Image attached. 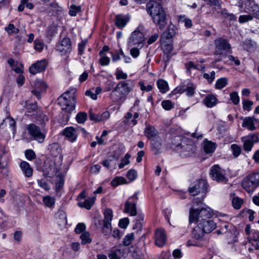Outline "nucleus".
<instances>
[{
	"label": "nucleus",
	"instance_id": "4c0bfd02",
	"mask_svg": "<svg viewBox=\"0 0 259 259\" xmlns=\"http://www.w3.org/2000/svg\"><path fill=\"white\" fill-rule=\"evenodd\" d=\"M58 218H57V223L60 226H64L67 223L66 215L63 211L59 212L57 214Z\"/></svg>",
	"mask_w": 259,
	"mask_h": 259
},
{
	"label": "nucleus",
	"instance_id": "7c9ffc66",
	"mask_svg": "<svg viewBox=\"0 0 259 259\" xmlns=\"http://www.w3.org/2000/svg\"><path fill=\"white\" fill-rule=\"evenodd\" d=\"M220 217V218L219 219V220L221 222H224L220 226L221 229L222 231L226 232L229 230V228L231 227V225H230L228 223V222L231 220V218L225 214H221Z\"/></svg>",
	"mask_w": 259,
	"mask_h": 259
},
{
	"label": "nucleus",
	"instance_id": "0e129e2a",
	"mask_svg": "<svg viewBox=\"0 0 259 259\" xmlns=\"http://www.w3.org/2000/svg\"><path fill=\"white\" fill-rule=\"evenodd\" d=\"M161 105L162 107L166 110H169L173 107L172 102L170 100L163 101L161 103Z\"/></svg>",
	"mask_w": 259,
	"mask_h": 259
},
{
	"label": "nucleus",
	"instance_id": "a211bd4d",
	"mask_svg": "<svg viewBox=\"0 0 259 259\" xmlns=\"http://www.w3.org/2000/svg\"><path fill=\"white\" fill-rule=\"evenodd\" d=\"M166 241V235L164 231L162 229H158L155 233V242L159 247L163 246Z\"/></svg>",
	"mask_w": 259,
	"mask_h": 259
},
{
	"label": "nucleus",
	"instance_id": "f8f14e48",
	"mask_svg": "<svg viewBox=\"0 0 259 259\" xmlns=\"http://www.w3.org/2000/svg\"><path fill=\"white\" fill-rule=\"evenodd\" d=\"M209 174L212 180L218 182L226 183L228 180L225 171L218 165H214L211 167Z\"/></svg>",
	"mask_w": 259,
	"mask_h": 259
},
{
	"label": "nucleus",
	"instance_id": "f03ea898",
	"mask_svg": "<svg viewBox=\"0 0 259 259\" xmlns=\"http://www.w3.org/2000/svg\"><path fill=\"white\" fill-rule=\"evenodd\" d=\"M146 11L154 23L160 29L166 25V15L161 4L156 1L150 0L146 5Z\"/></svg>",
	"mask_w": 259,
	"mask_h": 259
},
{
	"label": "nucleus",
	"instance_id": "f257e3e1",
	"mask_svg": "<svg viewBox=\"0 0 259 259\" xmlns=\"http://www.w3.org/2000/svg\"><path fill=\"white\" fill-rule=\"evenodd\" d=\"M33 118L35 119V123L40 124L37 126L33 124V141L38 143H42L46 137L47 131L44 124L48 120V117L37 106L33 105Z\"/></svg>",
	"mask_w": 259,
	"mask_h": 259
},
{
	"label": "nucleus",
	"instance_id": "79ce46f5",
	"mask_svg": "<svg viewBox=\"0 0 259 259\" xmlns=\"http://www.w3.org/2000/svg\"><path fill=\"white\" fill-rule=\"evenodd\" d=\"M219 13H221L225 18L229 20L233 21L236 19V16L233 14L229 13L226 9H222Z\"/></svg>",
	"mask_w": 259,
	"mask_h": 259
},
{
	"label": "nucleus",
	"instance_id": "ddd939ff",
	"mask_svg": "<svg viewBox=\"0 0 259 259\" xmlns=\"http://www.w3.org/2000/svg\"><path fill=\"white\" fill-rule=\"evenodd\" d=\"M56 50L62 55L70 53L72 50L70 39L67 37L61 39L56 44Z\"/></svg>",
	"mask_w": 259,
	"mask_h": 259
},
{
	"label": "nucleus",
	"instance_id": "e433bc0d",
	"mask_svg": "<svg viewBox=\"0 0 259 259\" xmlns=\"http://www.w3.org/2000/svg\"><path fill=\"white\" fill-rule=\"evenodd\" d=\"M216 149V145L214 143L211 141L206 140L204 143V150L205 153H213Z\"/></svg>",
	"mask_w": 259,
	"mask_h": 259
},
{
	"label": "nucleus",
	"instance_id": "f704fd0d",
	"mask_svg": "<svg viewBox=\"0 0 259 259\" xmlns=\"http://www.w3.org/2000/svg\"><path fill=\"white\" fill-rule=\"evenodd\" d=\"M95 197H90L85 199L83 202H79L78 205L80 207H84L87 209H90L95 202Z\"/></svg>",
	"mask_w": 259,
	"mask_h": 259
},
{
	"label": "nucleus",
	"instance_id": "6ab92c4d",
	"mask_svg": "<svg viewBox=\"0 0 259 259\" xmlns=\"http://www.w3.org/2000/svg\"><path fill=\"white\" fill-rule=\"evenodd\" d=\"M125 249L123 246L117 247L108 254L110 259H123L125 257Z\"/></svg>",
	"mask_w": 259,
	"mask_h": 259
},
{
	"label": "nucleus",
	"instance_id": "4468645a",
	"mask_svg": "<svg viewBox=\"0 0 259 259\" xmlns=\"http://www.w3.org/2000/svg\"><path fill=\"white\" fill-rule=\"evenodd\" d=\"M137 199V196L134 195L127 199L124 204V212L129 213L131 216L137 215L136 204Z\"/></svg>",
	"mask_w": 259,
	"mask_h": 259
},
{
	"label": "nucleus",
	"instance_id": "680f3d73",
	"mask_svg": "<svg viewBox=\"0 0 259 259\" xmlns=\"http://www.w3.org/2000/svg\"><path fill=\"white\" fill-rule=\"evenodd\" d=\"M126 177L128 180H130L131 181H133L135 180L137 177V171L133 169H130L128 171L126 175Z\"/></svg>",
	"mask_w": 259,
	"mask_h": 259
},
{
	"label": "nucleus",
	"instance_id": "aec40b11",
	"mask_svg": "<svg viewBox=\"0 0 259 259\" xmlns=\"http://www.w3.org/2000/svg\"><path fill=\"white\" fill-rule=\"evenodd\" d=\"M189 144H186L184 141H183L182 143L177 145L174 144L172 148H176L177 150L183 149V151H180L181 152L186 151L188 152V154H186V155H189L190 153H192L194 149V146L192 144L191 141H189Z\"/></svg>",
	"mask_w": 259,
	"mask_h": 259
},
{
	"label": "nucleus",
	"instance_id": "37998d69",
	"mask_svg": "<svg viewBox=\"0 0 259 259\" xmlns=\"http://www.w3.org/2000/svg\"><path fill=\"white\" fill-rule=\"evenodd\" d=\"M228 83V80L226 77L218 79L215 82V88L218 89H222Z\"/></svg>",
	"mask_w": 259,
	"mask_h": 259
},
{
	"label": "nucleus",
	"instance_id": "a878e982",
	"mask_svg": "<svg viewBox=\"0 0 259 259\" xmlns=\"http://www.w3.org/2000/svg\"><path fill=\"white\" fill-rule=\"evenodd\" d=\"M47 65L48 63L45 59L37 61L36 63L33 64V74L45 71Z\"/></svg>",
	"mask_w": 259,
	"mask_h": 259
},
{
	"label": "nucleus",
	"instance_id": "473e14b6",
	"mask_svg": "<svg viewBox=\"0 0 259 259\" xmlns=\"http://www.w3.org/2000/svg\"><path fill=\"white\" fill-rule=\"evenodd\" d=\"M178 29L174 25L170 24L169 25L166 31L163 34V36L166 39L172 38L178 32Z\"/></svg>",
	"mask_w": 259,
	"mask_h": 259
},
{
	"label": "nucleus",
	"instance_id": "c9c22d12",
	"mask_svg": "<svg viewBox=\"0 0 259 259\" xmlns=\"http://www.w3.org/2000/svg\"><path fill=\"white\" fill-rule=\"evenodd\" d=\"M157 86L162 94L166 93L169 90L168 83L162 79H158L157 81Z\"/></svg>",
	"mask_w": 259,
	"mask_h": 259
},
{
	"label": "nucleus",
	"instance_id": "5fc2aeb1",
	"mask_svg": "<svg viewBox=\"0 0 259 259\" xmlns=\"http://www.w3.org/2000/svg\"><path fill=\"white\" fill-rule=\"evenodd\" d=\"M230 100L234 105H238L240 102L238 94L236 92H232L230 94Z\"/></svg>",
	"mask_w": 259,
	"mask_h": 259
},
{
	"label": "nucleus",
	"instance_id": "0eeeda50",
	"mask_svg": "<svg viewBox=\"0 0 259 259\" xmlns=\"http://www.w3.org/2000/svg\"><path fill=\"white\" fill-rule=\"evenodd\" d=\"M146 38L143 32L142 26H138L133 31L128 38V47L137 46L143 48L144 46Z\"/></svg>",
	"mask_w": 259,
	"mask_h": 259
},
{
	"label": "nucleus",
	"instance_id": "1a4fd4ad",
	"mask_svg": "<svg viewBox=\"0 0 259 259\" xmlns=\"http://www.w3.org/2000/svg\"><path fill=\"white\" fill-rule=\"evenodd\" d=\"M259 186V172H254L244 178L242 182L243 188L250 193Z\"/></svg>",
	"mask_w": 259,
	"mask_h": 259
},
{
	"label": "nucleus",
	"instance_id": "338daca9",
	"mask_svg": "<svg viewBox=\"0 0 259 259\" xmlns=\"http://www.w3.org/2000/svg\"><path fill=\"white\" fill-rule=\"evenodd\" d=\"M116 78L117 80L126 79L127 77V74L121 70H117L115 73Z\"/></svg>",
	"mask_w": 259,
	"mask_h": 259
},
{
	"label": "nucleus",
	"instance_id": "3c124183",
	"mask_svg": "<svg viewBox=\"0 0 259 259\" xmlns=\"http://www.w3.org/2000/svg\"><path fill=\"white\" fill-rule=\"evenodd\" d=\"M99 55L101 58L99 60V63L102 66H107L110 63V58L105 55H102V52H100Z\"/></svg>",
	"mask_w": 259,
	"mask_h": 259
},
{
	"label": "nucleus",
	"instance_id": "864d4df0",
	"mask_svg": "<svg viewBox=\"0 0 259 259\" xmlns=\"http://www.w3.org/2000/svg\"><path fill=\"white\" fill-rule=\"evenodd\" d=\"M232 203V205L234 208L236 209H239L240 208L243 203V201L241 199L239 198V197H235L233 198Z\"/></svg>",
	"mask_w": 259,
	"mask_h": 259
},
{
	"label": "nucleus",
	"instance_id": "c03bdc74",
	"mask_svg": "<svg viewBox=\"0 0 259 259\" xmlns=\"http://www.w3.org/2000/svg\"><path fill=\"white\" fill-rule=\"evenodd\" d=\"M76 121L80 124L84 123L87 119V114L84 112H79L76 116Z\"/></svg>",
	"mask_w": 259,
	"mask_h": 259
},
{
	"label": "nucleus",
	"instance_id": "052dcab7",
	"mask_svg": "<svg viewBox=\"0 0 259 259\" xmlns=\"http://www.w3.org/2000/svg\"><path fill=\"white\" fill-rule=\"evenodd\" d=\"M215 72L212 71L210 73H204L203 77L207 79L209 83H211L215 78Z\"/></svg>",
	"mask_w": 259,
	"mask_h": 259
},
{
	"label": "nucleus",
	"instance_id": "a19ab883",
	"mask_svg": "<svg viewBox=\"0 0 259 259\" xmlns=\"http://www.w3.org/2000/svg\"><path fill=\"white\" fill-rule=\"evenodd\" d=\"M241 141L243 143V148L244 150L249 152L251 150L253 144L245 137L241 138Z\"/></svg>",
	"mask_w": 259,
	"mask_h": 259
},
{
	"label": "nucleus",
	"instance_id": "bf43d9fd",
	"mask_svg": "<svg viewBox=\"0 0 259 259\" xmlns=\"http://www.w3.org/2000/svg\"><path fill=\"white\" fill-rule=\"evenodd\" d=\"M110 114L109 111H106L101 114H98V122H103L109 118Z\"/></svg>",
	"mask_w": 259,
	"mask_h": 259
},
{
	"label": "nucleus",
	"instance_id": "09e8293b",
	"mask_svg": "<svg viewBox=\"0 0 259 259\" xmlns=\"http://www.w3.org/2000/svg\"><path fill=\"white\" fill-rule=\"evenodd\" d=\"M104 222L111 223L113 218V212L110 209H106L104 211Z\"/></svg>",
	"mask_w": 259,
	"mask_h": 259
},
{
	"label": "nucleus",
	"instance_id": "49530a36",
	"mask_svg": "<svg viewBox=\"0 0 259 259\" xmlns=\"http://www.w3.org/2000/svg\"><path fill=\"white\" fill-rule=\"evenodd\" d=\"M80 238L81 240V243L82 244L90 243L92 242V239L90 237V233L88 232L84 231L80 235Z\"/></svg>",
	"mask_w": 259,
	"mask_h": 259
},
{
	"label": "nucleus",
	"instance_id": "ea45409f",
	"mask_svg": "<svg viewBox=\"0 0 259 259\" xmlns=\"http://www.w3.org/2000/svg\"><path fill=\"white\" fill-rule=\"evenodd\" d=\"M43 202L46 206L48 207H52L55 205V199L54 197L46 196L43 198Z\"/></svg>",
	"mask_w": 259,
	"mask_h": 259
},
{
	"label": "nucleus",
	"instance_id": "9b49d317",
	"mask_svg": "<svg viewBox=\"0 0 259 259\" xmlns=\"http://www.w3.org/2000/svg\"><path fill=\"white\" fill-rule=\"evenodd\" d=\"M208 184L204 180H197L189 187V192L193 196L200 193L205 194L207 192Z\"/></svg>",
	"mask_w": 259,
	"mask_h": 259
},
{
	"label": "nucleus",
	"instance_id": "b1692460",
	"mask_svg": "<svg viewBox=\"0 0 259 259\" xmlns=\"http://www.w3.org/2000/svg\"><path fill=\"white\" fill-rule=\"evenodd\" d=\"M205 234V233L203 231L202 228H201V227L199 226V225L198 224L193 229L191 235L192 238L195 240H202Z\"/></svg>",
	"mask_w": 259,
	"mask_h": 259
},
{
	"label": "nucleus",
	"instance_id": "4d7b16f0",
	"mask_svg": "<svg viewBox=\"0 0 259 259\" xmlns=\"http://www.w3.org/2000/svg\"><path fill=\"white\" fill-rule=\"evenodd\" d=\"M102 232L105 235H107L111 232V223L104 222V225L102 228Z\"/></svg>",
	"mask_w": 259,
	"mask_h": 259
},
{
	"label": "nucleus",
	"instance_id": "9d476101",
	"mask_svg": "<svg viewBox=\"0 0 259 259\" xmlns=\"http://www.w3.org/2000/svg\"><path fill=\"white\" fill-rule=\"evenodd\" d=\"M242 5L240 7L243 11L251 13L253 17L259 19V6L253 0H242Z\"/></svg>",
	"mask_w": 259,
	"mask_h": 259
},
{
	"label": "nucleus",
	"instance_id": "8fccbe9b",
	"mask_svg": "<svg viewBox=\"0 0 259 259\" xmlns=\"http://www.w3.org/2000/svg\"><path fill=\"white\" fill-rule=\"evenodd\" d=\"M126 183V180L122 177H118L114 178L111 182V184L113 186H117L119 185H121L125 184Z\"/></svg>",
	"mask_w": 259,
	"mask_h": 259
},
{
	"label": "nucleus",
	"instance_id": "f3484780",
	"mask_svg": "<svg viewBox=\"0 0 259 259\" xmlns=\"http://www.w3.org/2000/svg\"><path fill=\"white\" fill-rule=\"evenodd\" d=\"M62 134L71 142L75 141L78 136L77 130L72 126L64 128Z\"/></svg>",
	"mask_w": 259,
	"mask_h": 259
},
{
	"label": "nucleus",
	"instance_id": "423d86ee",
	"mask_svg": "<svg viewBox=\"0 0 259 259\" xmlns=\"http://www.w3.org/2000/svg\"><path fill=\"white\" fill-rule=\"evenodd\" d=\"M75 92V89H71L67 91L60 97V100H63L62 102L65 106L62 107V109L69 113L75 110L76 104Z\"/></svg>",
	"mask_w": 259,
	"mask_h": 259
},
{
	"label": "nucleus",
	"instance_id": "bb28decb",
	"mask_svg": "<svg viewBox=\"0 0 259 259\" xmlns=\"http://www.w3.org/2000/svg\"><path fill=\"white\" fill-rule=\"evenodd\" d=\"M217 98L212 94L207 95L203 99V104L208 108H212L217 104Z\"/></svg>",
	"mask_w": 259,
	"mask_h": 259
},
{
	"label": "nucleus",
	"instance_id": "dca6fc26",
	"mask_svg": "<svg viewBox=\"0 0 259 259\" xmlns=\"http://www.w3.org/2000/svg\"><path fill=\"white\" fill-rule=\"evenodd\" d=\"M59 169L58 165L54 162L47 160L45 162L42 170L45 175L52 177L57 174Z\"/></svg>",
	"mask_w": 259,
	"mask_h": 259
},
{
	"label": "nucleus",
	"instance_id": "5701e85b",
	"mask_svg": "<svg viewBox=\"0 0 259 259\" xmlns=\"http://www.w3.org/2000/svg\"><path fill=\"white\" fill-rule=\"evenodd\" d=\"M19 166L25 177L30 178L32 176V168L28 162L22 161L20 163Z\"/></svg>",
	"mask_w": 259,
	"mask_h": 259
},
{
	"label": "nucleus",
	"instance_id": "c85d7f7f",
	"mask_svg": "<svg viewBox=\"0 0 259 259\" xmlns=\"http://www.w3.org/2000/svg\"><path fill=\"white\" fill-rule=\"evenodd\" d=\"M195 90V85L192 83L188 82L187 84L182 86V89L180 88L179 91L180 93L186 92L187 96L191 97L194 95Z\"/></svg>",
	"mask_w": 259,
	"mask_h": 259
},
{
	"label": "nucleus",
	"instance_id": "c756f323",
	"mask_svg": "<svg viewBox=\"0 0 259 259\" xmlns=\"http://www.w3.org/2000/svg\"><path fill=\"white\" fill-rule=\"evenodd\" d=\"M8 63L11 66L12 69L17 73L23 72V65L21 63L11 58L8 60Z\"/></svg>",
	"mask_w": 259,
	"mask_h": 259
},
{
	"label": "nucleus",
	"instance_id": "6e6d98bb",
	"mask_svg": "<svg viewBox=\"0 0 259 259\" xmlns=\"http://www.w3.org/2000/svg\"><path fill=\"white\" fill-rule=\"evenodd\" d=\"M138 84L140 87V90L143 92H150L153 89L152 85L149 84L146 85L143 81H140Z\"/></svg>",
	"mask_w": 259,
	"mask_h": 259
},
{
	"label": "nucleus",
	"instance_id": "2f4dec72",
	"mask_svg": "<svg viewBox=\"0 0 259 259\" xmlns=\"http://www.w3.org/2000/svg\"><path fill=\"white\" fill-rule=\"evenodd\" d=\"M23 140L26 142H29L32 140V124L26 125L23 133Z\"/></svg>",
	"mask_w": 259,
	"mask_h": 259
},
{
	"label": "nucleus",
	"instance_id": "de8ad7c7",
	"mask_svg": "<svg viewBox=\"0 0 259 259\" xmlns=\"http://www.w3.org/2000/svg\"><path fill=\"white\" fill-rule=\"evenodd\" d=\"M130 47L131 48V50L130 51V55L134 58H138L140 54V50L142 48L138 47L137 46Z\"/></svg>",
	"mask_w": 259,
	"mask_h": 259
},
{
	"label": "nucleus",
	"instance_id": "6e6552de",
	"mask_svg": "<svg viewBox=\"0 0 259 259\" xmlns=\"http://www.w3.org/2000/svg\"><path fill=\"white\" fill-rule=\"evenodd\" d=\"M212 216V212L209 208H202L200 209L191 208L190 210L189 221L193 223L196 221L202 222L207 220Z\"/></svg>",
	"mask_w": 259,
	"mask_h": 259
},
{
	"label": "nucleus",
	"instance_id": "cd10ccee",
	"mask_svg": "<svg viewBox=\"0 0 259 259\" xmlns=\"http://www.w3.org/2000/svg\"><path fill=\"white\" fill-rule=\"evenodd\" d=\"M257 121L254 117H246L242 123V126L246 127L250 131H253L255 129L254 123Z\"/></svg>",
	"mask_w": 259,
	"mask_h": 259
},
{
	"label": "nucleus",
	"instance_id": "393cba45",
	"mask_svg": "<svg viewBox=\"0 0 259 259\" xmlns=\"http://www.w3.org/2000/svg\"><path fill=\"white\" fill-rule=\"evenodd\" d=\"M161 143L162 140L159 137L151 140L152 150L155 154H158L161 152Z\"/></svg>",
	"mask_w": 259,
	"mask_h": 259
},
{
	"label": "nucleus",
	"instance_id": "39448f33",
	"mask_svg": "<svg viewBox=\"0 0 259 259\" xmlns=\"http://www.w3.org/2000/svg\"><path fill=\"white\" fill-rule=\"evenodd\" d=\"M215 51L214 55L219 56L220 58L216 59L214 63L223 60V58L226 57L231 50V45L228 41L222 38H219L214 40Z\"/></svg>",
	"mask_w": 259,
	"mask_h": 259
},
{
	"label": "nucleus",
	"instance_id": "58836bf2",
	"mask_svg": "<svg viewBox=\"0 0 259 259\" xmlns=\"http://www.w3.org/2000/svg\"><path fill=\"white\" fill-rule=\"evenodd\" d=\"M162 50L165 54L167 55L169 58V55H171L173 50L172 45L171 44H166L163 42L161 46Z\"/></svg>",
	"mask_w": 259,
	"mask_h": 259
},
{
	"label": "nucleus",
	"instance_id": "72a5a7b5",
	"mask_svg": "<svg viewBox=\"0 0 259 259\" xmlns=\"http://www.w3.org/2000/svg\"><path fill=\"white\" fill-rule=\"evenodd\" d=\"M128 21V19L125 16L118 15L116 16L115 24L119 28L124 27Z\"/></svg>",
	"mask_w": 259,
	"mask_h": 259
},
{
	"label": "nucleus",
	"instance_id": "412c9836",
	"mask_svg": "<svg viewBox=\"0 0 259 259\" xmlns=\"http://www.w3.org/2000/svg\"><path fill=\"white\" fill-rule=\"evenodd\" d=\"M145 136L149 139L152 140L158 137L159 133L155 127L151 125H147L144 131Z\"/></svg>",
	"mask_w": 259,
	"mask_h": 259
},
{
	"label": "nucleus",
	"instance_id": "69168bd1",
	"mask_svg": "<svg viewBox=\"0 0 259 259\" xmlns=\"http://www.w3.org/2000/svg\"><path fill=\"white\" fill-rule=\"evenodd\" d=\"M45 47V44L39 40H36L35 41L34 49L37 51L41 52Z\"/></svg>",
	"mask_w": 259,
	"mask_h": 259
},
{
	"label": "nucleus",
	"instance_id": "603ef678",
	"mask_svg": "<svg viewBox=\"0 0 259 259\" xmlns=\"http://www.w3.org/2000/svg\"><path fill=\"white\" fill-rule=\"evenodd\" d=\"M131 157V155L129 154H126L123 158H122L121 160V162L119 163L118 167L120 169L124 167V166L128 165L130 161V158Z\"/></svg>",
	"mask_w": 259,
	"mask_h": 259
},
{
	"label": "nucleus",
	"instance_id": "20e7f679",
	"mask_svg": "<svg viewBox=\"0 0 259 259\" xmlns=\"http://www.w3.org/2000/svg\"><path fill=\"white\" fill-rule=\"evenodd\" d=\"M16 121L11 117L6 118L0 125V140L8 141L11 135L13 137L16 133Z\"/></svg>",
	"mask_w": 259,
	"mask_h": 259
},
{
	"label": "nucleus",
	"instance_id": "774afa93",
	"mask_svg": "<svg viewBox=\"0 0 259 259\" xmlns=\"http://www.w3.org/2000/svg\"><path fill=\"white\" fill-rule=\"evenodd\" d=\"M134 259H144V254L139 250H136L132 253Z\"/></svg>",
	"mask_w": 259,
	"mask_h": 259
},
{
	"label": "nucleus",
	"instance_id": "4be33fe9",
	"mask_svg": "<svg viewBox=\"0 0 259 259\" xmlns=\"http://www.w3.org/2000/svg\"><path fill=\"white\" fill-rule=\"evenodd\" d=\"M204 232L209 233L216 228V224L211 220H205L198 223Z\"/></svg>",
	"mask_w": 259,
	"mask_h": 259
},
{
	"label": "nucleus",
	"instance_id": "a18cd8bd",
	"mask_svg": "<svg viewBox=\"0 0 259 259\" xmlns=\"http://www.w3.org/2000/svg\"><path fill=\"white\" fill-rule=\"evenodd\" d=\"M231 150L233 155L235 158L238 157L241 152V149L240 147L235 144H233L231 146Z\"/></svg>",
	"mask_w": 259,
	"mask_h": 259
},
{
	"label": "nucleus",
	"instance_id": "e2e57ef3",
	"mask_svg": "<svg viewBox=\"0 0 259 259\" xmlns=\"http://www.w3.org/2000/svg\"><path fill=\"white\" fill-rule=\"evenodd\" d=\"M80 10V7L79 6H71L69 12V14L70 16H75L77 13H78Z\"/></svg>",
	"mask_w": 259,
	"mask_h": 259
},
{
	"label": "nucleus",
	"instance_id": "13d9d810",
	"mask_svg": "<svg viewBox=\"0 0 259 259\" xmlns=\"http://www.w3.org/2000/svg\"><path fill=\"white\" fill-rule=\"evenodd\" d=\"M253 19V16L251 14L240 15L238 21L240 23L247 22Z\"/></svg>",
	"mask_w": 259,
	"mask_h": 259
},
{
	"label": "nucleus",
	"instance_id": "2eb2a0df",
	"mask_svg": "<svg viewBox=\"0 0 259 259\" xmlns=\"http://www.w3.org/2000/svg\"><path fill=\"white\" fill-rule=\"evenodd\" d=\"M47 87V84L43 80L36 79L33 85V96L38 100L40 99L42 95L46 92Z\"/></svg>",
	"mask_w": 259,
	"mask_h": 259
},
{
	"label": "nucleus",
	"instance_id": "7ed1b4c3",
	"mask_svg": "<svg viewBox=\"0 0 259 259\" xmlns=\"http://www.w3.org/2000/svg\"><path fill=\"white\" fill-rule=\"evenodd\" d=\"M134 87L131 79L119 82L111 92L110 97L114 102L123 101Z\"/></svg>",
	"mask_w": 259,
	"mask_h": 259
}]
</instances>
